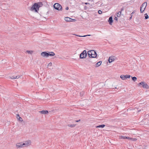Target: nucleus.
<instances>
[{
    "mask_svg": "<svg viewBox=\"0 0 149 149\" xmlns=\"http://www.w3.org/2000/svg\"><path fill=\"white\" fill-rule=\"evenodd\" d=\"M87 53L89 57L88 61L92 63H95V62H93L91 61L93 58H95L97 56L95 51L93 50H90L88 51Z\"/></svg>",
    "mask_w": 149,
    "mask_h": 149,
    "instance_id": "nucleus-1",
    "label": "nucleus"
},
{
    "mask_svg": "<svg viewBox=\"0 0 149 149\" xmlns=\"http://www.w3.org/2000/svg\"><path fill=\"white\" fill-rule=\"evenodd\" d=\"M41 3H35L31 8V10L32 11L34 10L35 12H38L39 8L40 7V4Z\"/></svg>",
    "mask_w": 149,
    "mask_h": 149,
    "instance_id": "nucleus-2",
    "label": "nucleus"
},
{
    "mask_svg": "<svg viewBox=\"0 0 149 149\" xmlns=\"http://www.w3.org/2000/svg\"><path fill=\"white\" fill-rule=\"evenodd\" d=\"M147 5L146 2H144L141 5L140 7V12L141 13H142L145 10Z\"/></svg>",
    "mask_w": 149,
    "mask_h": 149,
    "instance_id": "nucleus-3",
    "label": "nucleus"
},
{
    "mask_svg": "<svg viewBox=\"0 0 149 149\" xmlns=\"http://www.w3.org/2000/svg\"><path fill=\"white\" fill-rule=\"evenodd\" d=\"M54 7L55 9L58 10H61L62 9L61 5L58 3H55L54 5Z\"/></svg>",
    "mask_w": 149,
    "mask_h": 149,
    "instance_id": "nucleus-4",
    "label": "nucleus"
},
{
    "mask_svg": "<svg viewBox=\"0 0 149 149\" xmlns=\"http://www.w3.org/2000/svg\"><path fill=\"white\" fill-rule=\"evenodd\" d=\"M87 56V54L86 53V50H84L83 51V52L80 54L79 58H85L86 56Z\"/></svg>",
    "mask_w": 149,
    "mask_h": 149,
    "instance_id": "nucleus-5",
    "label": "nucleus"
},
{
    "mask_svg": "<svg viewBox=\"0 0 149 149\" xmlns=\"http://www.w3.org/2000/svg\"><path fill=\"white\" fill-rule=\"evenodd\" d=\"M138 85H142L143 88H146V89L149 88V86L146 83H145L144 81H141V82L139 83Z\"/></svg>",
    "mask_w": 149,
    "mask_h": 149,
    "instance_id": "nucleus-6",
    "label": "nucleus"
},
{
    "mask_svg": "<svg viewBox=\"0 0 149 149\" xmlns=\"http://www.w3.org/2000/svg\"><path fill=\"white\" fill-rule=\"evenodd\" d=\"M31 141L30 140L25 141L23 143L24 147H27L31 144Z\"/></svg>",
    "mask_w": 149,
    "mask_h": 149,
    "instance_id": "nucleus-7",
    "label": "nucleus"
},
{
    "mask_svg": "<svg viewBox=\"0 0 149 149\" xmlns=\"http://www.w3.org/2000/svg\"><path fill=\"white\" fill-rule=\"evenodd\" d=\"M116 59V57L113 56H111L109 58L108 60L109 62V63H111L113 61Z\"/></svg>",
    "mask_w": 149,
    "mask_h": 149,
    "instance_id": "nucleus-8",
    "label": "nucleus"
},
{
    "mask_svg": "<svg viewBox=\"0 0 149 149\" xmlns=\"http://www.w3.org/2000/svg\"><path fill=\"white\" fill-rule=\"evenodd\" d=\"M130 76L129 75H121L120 76V77L123 80H125L127 78H130Z\"/></svg>",
    "mask_w": 149,
    "mask_h": 149,
    "instance_id": "nucleus-9",
    "label": "nucleus"
},
{
    "mask_svg": "<svg viewBox=\"0 0 149 149\" xmlns=\"http://www.w3.org/2000/svg\"><path fill=\"white\" fill-rule=\"evenodd\" d=\"M16 146L17 148H23V143H17L16 144Z\"/></svg>",
    "mask_w": 149,
    "mask_h": 149,
    "instance_id": "nucleus-10",
    "label": "nucleus"
},
{
    "mask_svg": "<svg viewBox=\"0 0 149 149\" xmlns=\"http://www.w3.org/2000/svg\"><path fill=\"white\" fill-rule=\"evenodd\" d=\"M41 55L43 57H48V53L46 52H43L41 53Z\"/></svg>",
    "mask_w": 149,
    "mask_h": 149,
    "instance_id": "nucleus-11",
    "label": "nucleus"
},
{
    "mask_svg": "<svg viewBox=\"0 0 149 149\" xmlns=\"http://www.w3.org/2000/svg\"><path fill=\"white\" fill-rule=\"evenodd\" d=\"M108 21L110 25L112 24L113 22V18L112 16H111L109 17Z\"/></svg>",
    "mask_w": 149,
    "mask_h": 149,
    "instance_id": "nucleus-12",
    "label": "nucleus"
},
{
    "mask_svg": "<svg viewBox=\"0 0 149 149\" xmlns=\"http://www.w3.org/2000/svg\"><path fill=\"white\" fill-rule=\"evenodd\" d=\"M42 114H47L48 113V111H47L42 110L39 111Z\"/></svg>",
    "mask_w": 149,
    "mask_h": 149,
    "instance_id": "nucleus-13",
    "label": "nucleus"
},
{
    "mask_svg": "<svg viewBox=\"0 0 149 149\" xmlns=\"http://www.w3.org/2000/svg\"><path fill=\"white\" fill-rule=\"evenodd\" d=\"M20 76L19 75H17V76H13L12 77H10V78L11 79H18L19 78Z\"/></svg>",
    "mask_w": 149,
    "mask_h": 149,
    "instance_id": "nucleus-14",
    "label": "nucleus"
},
{
    "mask_svg": "<svg viewBox=\"0 0 149 149\" xmlns=\"http://www.w3.org/2000/svg\"><path fill=\"white\" fill-rule=\"evenodd\" d=\"M64 19L67 22H70L71 21V20L72 19L68 17H65Z\"/></svg>",
    "mask_w": 149,
    "mask_h": 149,
    "instance_id": "nucleus-15",
    "label": "nucleus"
},
{
    "mask_svg": "<svg viewBox=\"0 0 149 149\" xmlns=\"http://www.w3.org/2000/svg\"><path fill=\"white\" fill-rule=\"evenodd\" d=\"M55 54L54 53L52 52H50L48 53V55L49 56H54L55 55Z\"/></svg>",
    "mask_w": 149,
    "mask_h": 149,
    "instance_id": "nucleus-16",
    "label": "nucleus"
},
{
    "mask_svg": "<svg viewBox=\"0 0 149 149\" xmlns=\"http://www.w3.org/2000/svg\"><path fill=\"white\" fill-rule=\"evenodd\" d=\"M102 62L101 61H100L99 62H97L95 64V67H97L99 66L101 64Z\"/></svg>",
    "mask_w": 149,
    "mask_h": 149,
    "instance_id": "nucleus-17",
    "label": "nucleus"
},
{
    "mask_svg": "<svg viewBox=\"0 0 149 149\" xmlns=\"http://www.w3.org/2000/svg\"><path fill=\"white\" fill-rule=\"evenodd\" d=\"M121 14V12H118L115 15L116 16L118 17H119L120 16Z\"/></svg>",
    "mask_w": 149,
    "mask_h": 149,
    "instance_id": "nucleus-18",
    "label": "nucleus"
},
{
    "mask_svg": "<svg viewBox=\"0 0 149 149\" xmlns=\"http://www.w3.org/2000/svg\"><path fill=\"white\" fill-rule=\"evenodd\" d=\"M74 35H75V36H79V37H85L87 36H91L90 35H84L83 36H79V35L75 34H74Z\"/></svg>",
    "mask_w": 149,
    "mask_h": 149,
    "instance_id": "nucleus-19",
    "label": "nucleus"
},
{
    "mask_svg": "<svg viewBox=\"0 0 149 149\" xmlns=\"http://www.w3.org/2000/svg\"><path fill=\"white\" fill-rule=\"evenodd\" d=\"M121 138L122 139H131V138L129 137H127L126 136H121Z\"/></svg>",
    "mask_w": 149,
    "mask_h": 149,
    "instance_id": "nucleus-20",
    "label": "nucleus"
},
{
    "mask_svg": "<svg viewBox=\"0 0 149 149\" xmlns=\"http://www.w3.org/2000/svg\"><path fill=\"white\" fill-rule=\"evenodd\" d=\"M75 125L74 124H68V126L69 127H74L75 126Z\"/></svg>",
    "mask_w": 149,
    "mask_h": 149,
    "instance_id": "nucleus-21",
    "label": "nucleus"
},
{
    "mask_svg": "<svg viewBox=\"0 0 149 149\" xmlns=\"http://www.w3.org/2000/svg\"><path fill=\"white\" fill-rule=\"evenodd\" d=\"M26 52L29 54H31L33 53V51L31 50H27Z\"/></svg>",
    "mask_w": 149,
    "mask_h": 149,
    "instance_id": "nucleus-22",
    "label": "nucleus"
},
{
    "mask_svg": "<svg viewBox=\"0 0 149 149\" xmlns=\"http://www.w3.org/2000/svg\"><path fill=\"white\" fill-rule=\"evenodd\" d=\"M132 79L134 81H136V79H137V78L136 77H132Z\"/></svg>",
    "mask_w": 149,
    "mask_h": 149,
    "instance_id": "nucleus-23",
    "label": "nucleus"
},
{
    "mask_svg": "<svg viewBox=\"0 0 149 149\" xmlns=\"http://www.w3.org/2000/svg\"><path fill=\"white\" fill-rule=\"evenodd\" d=\"M145 19H147L148 18V15L147 14H145Z\"/></svg>",
    "mask_w": 149,
    "mask_h": 149,
    "instance_id": "nucleus-24",
    "label": "nucleus"
},
{
    "mask_svg": "<svg viewBox=\"0 0 149 149\" xmlns=\"http://www.w3.org/2000/svg\"><path fill=\"white\" fill-rule=\"evenodd\" d=\"M115 18H114V19L117 22L118 21V18L117 17L116 15H114Z\"/></svg>",
    "mask_w": 149,
    "mask_h": 149,
    "instance_id": "nucleus-25",
    "label": "nucleus"
},
{
    "mask_svg": "<svg viewBox=\"0 0 149 149\" xmlns=\"http://www.w3.org/2000/svg\"><path fill=\"white\" fill-rule=\"evenodd\" d=\"M136 11L135 10H134L131 14L130 15L131 16H132L133 14L135 13Z\"/></svg>",
    "mask_w": 149,
    "mask_h": 149,
    "instance_id": "nucleus-26",
    "label": "nucleus"
},
{
    "mask_svg": "<svg viewBox=\"0 0 149 149\" xmlns=\"http://www.w3.org/2000/svg\"><path fill=\"white\" fill-rule=\"evenodd\" d=\"M16 116L17 118L18 119L19 118V117H20L19 114H16Z\"/></svg>",
    "mask_w": 149,
    "mask_h": 149,
    "instance_id": "nucleus-27",
    "label": "nucleus"
},
{
    "mask_svg": "<svg viewBox=\"0 0 149 149\" xmlns=\"http://www.w3.org/2000/svg\"><path fill=\"white\" fill-rule=\"evenodd\" d=\"M97 127L102 128V125H101L96 127Z\"/></svg>",
    "mask_w": 149,
    "mask_h": 149,
    "instance_id": "nucleus-28",
    "label": "nucleus"
},
{
    "mask_svg": "<svg viewBox=\"0 0 149 149\" xmlns=\"http://www.w3.org/2000/svg\"><path fill=\"white\" fill-rule=\"evenodd\" d=\"M98 13L100 14H101L102 13V12L101 10H99L98 11Z\"/></svg>",
    "mask_w": 149,
    "mask_h": 149,
    "instance_id": "nucleus-29",
    "label": "nucleus"
},
{
    "mask_svg": "<svg viewBox=\"0 0 149 149\" xmlns=\"http://www.w3.org/2000/svg\"><path fill=\"white\" fill-rule=\"evenodd\" d=\"M52 63L51 62H50L49 63V64L48 65V66H51L52 65Z\"/></svg>",
    "mask_w": 149,
    "mask_h": 149,
    "instance_id": "nucleus-30",
    "label": "nucleus"
},
{
    "mask_svg": "<svg viewBox=\"0 0 149 149\" xmlns=\"http://www.w3.org/2000/svg\"><path fill=\"white\" fill-rule=\"evenodd\" d=\"M18 120L20 121H22L23 120L22 118L20 117H19V118Z\"/></svg>",
    "mask_w": 149,
    "mask_h": 149,
    "instance_id": "nucleus-31",
    "label": "nucleus"
},
{
    "mask_svg": "<svg viewBox=\"0 0 149 149\" xmlns=\"http://www.w3.org/2000/svg\"><path fill=\"white\" fill-rule=\"evenodd\" d=\"M84 93V92H80V94L81 96H83Z\"/></svg>",
    "mask_w": 149,
    "mask_h": 149,
    "instance_id": "nucleus-32",
    "label": "nucleus"
},
{
    "mask_svg": "<svg viewBox=\"0 0 149 149\" xmlns=\"http://www.w3.org/2000/svg\"><path fill=\"white\" fill-rule=\"evenodd\" d=\"M124 10V7H123L121 9V10L120 12H121V13H122V12Z\"/></svg>",
    "mask_w": 149,
    "mask_h": 149,
    "instance_id": "nucleus-33",
    "label": "nucleus"
},
{
    "mask_svg": "<svg viewBox=\"0 0 149 149\" xmlns=\"http://www.w3.org/2000/svg\"><path fill=\"white\" fill-rule=\"evenodd\" d=\"M85 4L86 5L89 4H90L89 3L86 2L85 3Z\"/></svg>",
    "mask_w": 149,
    "mask_h": 149,
    "instance_id": "nucleus-34",
    "label": "nucleus"
},
{
    "mask_svg": "<svg viewBox=\"0 0 149 149\" xmlns=\"http://www.w3.org/2000/svg\"><path fill=\"white\" fill-rule=\"evenodd\" d=\"M80 120H75V122H79V121H80Z\"/></svg>",
    "mask_w": 149,
    "mask_h": 149,
    "instance_id": "nucleus-35",
    "label": "nucleus"
},
{
    "mask_svg": "<svg viewBox=\"0 0 149 149\" xmlns=\"http://www.w3.org/2000/svg\"><path fill=\"white\" fill-rule=\"evenodd\" d=\"M68 7H66L65 8V9L66 10H68Z\"/></svg>",
    "mask_w": 149,
    "mask_h": 149,
    "instance_id": "nucleus-36",
    "label": "nucleus"
},
{
    "mask_svg": "<svg viewBox=\"0 0 149 149\" xmlns=\"http://www.w3.org/2000/svg\"><path fill=\"white\" fill-rule=\"evenodd\" d=\"M132 16H131V17L130 18V19H132Z\"/></svg>",
    "mask_w": 149,
    "mask_h": 149,
    "instance_id": "nucleus-37",
    "label": "nucleus"
},
{
    "mask_svg": "<svg viewBox=\"0 0 149 149\" xmlns=\"http://www.w3.org/2000/svg\"><path fill=\"white\" fill-rule=\"evenodd\" d=\"M93 61V62H95V63H96V62H95V61H93V59H92V61Z\"/></svg>",
    "mask_w": 149,
    "mask_h": 149,
    "instance_id": "nucleus-38",
    "label": "nucleus"
},
{
    "mask_svg": "<svg viewBox=\"0 0 149 149\" xmlns=\"http://www.w3.org/2000/svg\"><path fill=\"white\" fill-rule=\"evenodd\" d=\"M105 126V125L103 124V128Z\"/></svg>",
    "mask_w": 149,
    "mask_h": 149,
    "instance_id": "nucleus-39",
    "label": "nucleus"
}]
</instances>
